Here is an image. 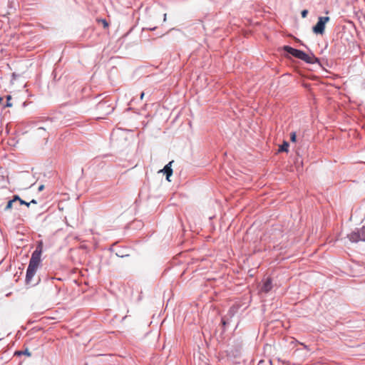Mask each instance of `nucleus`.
I'll list each match as a JSON object with an SVG mask.
<instances>
[{"instance_id": "nucleus-1", "label": "nucleus", "mask_w": 365, "mask_h": 365, "mask_svg": "<svg viewBox=\"0 0 365 365\" xmlns=\"http://www.w3.org/2000/svg\"><path fill=\"white\" fill-rule=\"evenodd\" d=\"M283 50L287 53L290 54L292 56L306 62L307 63H309V64L318 63L320 66H322L319 58L316 57L313 53H311V56H309V55L307 54L304 51L292 48L289 46H284Z\"/></svg>"}, {"instance_id": "nucleus-2", "label": "nucleus", "mask_w": 365, "mask_h": 365, "mask_svg": "<svg viewBox=\"0 0 365 365\" xmlns=\"http://www.w3.org/2000/svg\"><path fill=\"white\" fill-rule=\"evenodd\" d=\"M43 243L38 241L36 244L35 250L31 254L29 264L38 267L41 262V256L43 252Z\"/></svg>"}, {"instance_id": "nucleus-3", "label": "nucleus", "mask_w": 365, "mask_h": 365, "mask_svg": "<svg viewBox=\"0 0 365 365\" xmlns=\"http://www.w3.org/2000/svg\"><path fill=\"white\" fill-rule=\"evenodd\" d=\"M114 110V107L109 101H100L96 105V110L101 115H107L110 114Z\"/></svg>"}, {"instance_id": "nucleus-4", "label": "nucleus", "mask_w": 365, "mask_h": 365, "mask_svg": "<svg viewBox=\"0 0 365 365\" xmlns=\"http://www.w3.org/2000/svg\"><path fill=\"white\" fill-rule=\"evenodd\" d=\"M347 237L351 242H365V225L347 235Z\"/></svg>"}, {"instance_id": "nucleus-5", "label": "nucleus", "mask_w": 365, "mask_h": 365, "mask_svg": "<svg viewBox=\"0 0 365 365\" xmlns=\"http://www.w3.org/2000/svg\"><path fill=\"white\" fill-rule=\"evenodd\" d=\"M329 20V16H319L317 23L312 27L313 33L322 35L324 33L325 25Z\"/></svg>"}, {"instance_id": "nucleus-6", "label": "nucleus", "mask_w": 365, "mask_h": 365, "mask_svg": "<svg viewBox=\"0 0 365 365\" xmlns=\"http://www.w3.org/2000/svg\"><path fill=\"white\" fill-rule=\"evenodd\" d=\"M36 267H34L33 265H28L27 270H26V279L25 282L26 284H31L32 278L35 275L36 270Z\"/></svg>"}, {"instance_id": "nucleus-7", "label": "nucleus", "mask_w": 365, "mask_h": 365, "mask_svg": "<svg viewBox=\"0 0 365 365\" xmlns=\"http://www.w3.org/2000/svg\"><path fill=\"white\" fill-rule=\"evenodd\" d=\"M173 163V161L169 162L167 165H165L163 169L160 170L166 175V180L168 182H170V178L173 175V169L171 168Z\"/></svg>"}, {"instance_id": "nucleus-8", "label": "nucleus", "mask_w": 365, "mask_h": 365, "mask_svg": "<svg viewBox=\"0 0 365 365\" xmlns=\"http://www.w3.org/2000/svg\"><path fill=\"white\" fill-rule=\"evenodd\" d=\"M272 288V282L270 278H267L264 282L261 290L265 293L269 292Z\"/></svg>"}, {"instance_id": "nucleus-9", "label": "nucleus", "mask_w": 365, "mask_h": 365, "mask_svg": "<svg viewBox=\"0 0 365 365\" xmlns=\"http://www.w3.org/2000/svg\"><path fill=\"white\" fill-rule=\"evenodd\" d=\"M239 307L236 305H232L228 310L226 316L232 319V317L237 314L238 312Z\"/></svg>"}, {"instance_id": "nucleus-10", "label": "nucleus", "mask_w": 365, "mask_h": 365, "mask_svg": "<svg viewBox=\"0 0 365 365\" xmlns=\"http://www.w3.org/2000/svg\"><path fill=\"white\" fill-rule=\"evenodd\" d=\"M231 320H232V319L226 315H225L222 317L221 324L223 327V331H225L227 326L230 324Z\"/></svg>"}, {"instance_id": "nucleus-11", "label": "nucleus", "mask_w": 365, "mask_h": 365, "mask_svg": "<svg viewBox=\"0 0 365 365\" xmlns=\"http://www.w3.org/2000/svg\"><path fill=\"white\" fill-rule=\"evenodd\" d=\"M289 144L287 141H284L279 148V152H288Z\"/></svg>"}, {"instance_id": "nucleus-12", "label": "nucleus", "mask_w": 365, "mask_h": 365, "mask_svg": "<svg viewBox=\"0 0 365 365\" xmlns=\"http://www.w3.org/2000/svg\"><path fill=\"white\" fill-rule=\"evenodd\" d=\"M26 355L28 356H31V352L26 349V350L24 351H16L15 352V355H17V356H21V355Z\"/></svg>"}, {"instance_id": "nucleus-13", "label": "nucleus", "mask_w": 365, "mask_h": 365, "mask_svg": "<svg viewBox=\"0 0 365 365\" xmlns=\"http://www.w3.org/2000/svg\"><path fill=\"white\" fill-rule=\"evenodd\" d=\"M11 96H10V95L6 96V104L3 107L4 108H6V107L10 108V107H11L12 106V103L11 102Z\"/></svg>"}, {"instance_id": "nucleus-14", "label": "nucleus", "mask_w": 365, "mask_h": 365, "mask_svg": "<svg viewBox=\"0 0 365 365\" xmlns=\"http://www.w3.org/2000/svg\"><path fill=\"white\" fill-rule=\"evenodd\" d=\"M13 203L14 202H13V201L11 200H9L8 202H7L6 206L4 208V210L7 211V210H10L12 207Z\"/></svg>"}, {"instance_id": "nucleus-15", "label": "nucleus", "mask_w": 365, "mask_h": 365, "mask_svg": "<svg viewBox=\"0 0 365 365\" xmlns=\"http://www.w3.org/2000/svg\"><path fill=\"white\" fill-rule=\"evenodd\" d=\"M290 140H291L292 143L296 142V140H297V135H296V133H295V132H292V133H291V134H290Z\"/></svg>"}, {"instance_id": "nucleus-16", "label": "nucleus", "mask_w": 365, "mask_h": 365, "mask_svg": "<svg viewBox=\"0 0 365 365\" xmlns=\"http://www.w3.org/2000/svg\"><path fill=\"white\" fill-rule=\"evenodd\" d=\"M307 14H308V10H307V9H304L301 12V15H302V18H306L307 16Z\"/></svg>"}, {"instance_id": "nucleus-17", "label": "nucleus", "mask_w": 365, "mask_h": 365, "mask_svg": "<svg viewBox=\"0 0 365 365\" xmlns=\"http://www.w3.org/2000/svg\"><path fill=\"white\" fill-rule=\"evenodd\" d=\"M19 203H20V205H25L27 207H29V205H31V202H26L25 200H24L22 199L20 200Z\"/></svg>"}, {"instance_id": "nucleus-18", "label": "nucleus", "mask_w": 365, "mask_h": 365, "mask_svg": "<svg viewBox=\"0 0 365 365\" xmlns=\"http://www.w3.org/2000/svg\"><path fill=\"white\" fill-rule=\"evenodd\" d=\"M20 200H21V198L19 197V196L16 195H14L13 199L11 200L13 201V202H15L16 201L20 202Z\"/></svg>"}, {"instance_id": "nucleus-19", "label": "nucleus", "mask_w": 365, "mask_h": 365, "mask_svg": "<svg viewBox=\"0 0 365 365\" xmlns=\"http://www.w3.org/2000/svg\"><path fill=\"white\" fill-rule=\"evenodd\" d=\"M116 255L120 257H124L128 256V255H127V254H123L122 252H116Z\"/></svg>"}, {"instance_id": "nucleus-20", "label": "nucleus", "mask_w": 365, "mask_h": 365, "mask_svg": "<svg viewBox=\"0 0 365 365\" xmlns=\"http://www.w3.org/2000/svg\"><path fill=\"white\" fill-rule=\"evenodd\" d=\"M101 21L103 24L104 28L108 27V23L107 22V21L106 19H101Z\"/></svg>"}, {"instance_id": "nucleus-21", "label": "nucleus", "mask_w": 365, "mask_h": 365, "mask_svg": "<svg viewBox=\"0 0 365 365\" xmlns=\"http://www.w3.org/2000/svg\"><path fill=\"white\" fill-rule=\"evenodd\" d=\"M44 188V185H41L38 188V190L40 192V191H42Z\"/></svg>"}, {"instance_id": "nucleus-22", "label": "nucleus", "mask_w": 365, "mask_h": 365, "mask_svg": "<svg viewBox=\"0 0 365 365\" xmlns=\"http://www.w3.org/2000/svg\"><path fill=\"white\" fill-rule=\"evenodd\" d=\"M29 202H31V204H36L37 203V201L34 199H33L32 200H31Z\"/></svg>"}, {"instance_id": "nucleus-23", "label": "nucleus", "mask_w": 365, "mask_h": 365, "mask_svg": "<svg viewBox=\"0 0 365 365\" xmlns=\"http://www.w3.org/2000/svg\"><path fill=\"white\" fill-rule=\"evenodd\" d=\"M156 29V27H152V28H148L147 29L150 30V31H154L155 29Z\"/></svg>"}, {"instance_id": "nucleus-24", "label": "nucleus", "mask_w": 365, "mask_h": 365, "mask_svg": "<svg viewBox=\"0 0 365 365\" xmlns=\"http://www.w3.org/2000/svg\"><path fill=\"white\" fill-rule=\"evenodd\" d=\"M144 95H145L144 92H142L141 94H140V99L141 100L143 98Z\"/></svg>"}, {"instance_id": "nucleus-25", "label": "nucleus", "mask_w": 365, "mask_h": 365, "mask_svg": "<svg viewBox=\"0 0 365 365\" xmlns=\"http://www.w3.org/2000/svg\"><path fill=\"white\" fill-rule=\"evenodd\" d=\"M3 100V98L0 96V104L2 103Z\"/></svg>"}, {"instance_id": "nucleus-26", "label": "nucleus", "mask_w": 365, "mask_h": 365, "mask_svg": "<svg viewBox=\"0 0 365 365\" xmlns=\"http://www.w3.org/2000/svg\"><path fill=\"white\" fill-rule=\"evenodd\" d=\"M301 344L303 345L305 349H307V345H305V344H304L302 343Z\"/></svg>"}, {"instance_id": "nucleus-27", "label": "nucleus", "mask_w": 365, "mask_h": 365, "mask_svg": "<svg viewBox=\"0 0 365 365\" xmlns=\"http://www.w3.org/2000/svg\"><path fill=\"white\" fill-rule=\"evenodd\" d=\"M166 21V14H164V21Z\"/></svg>"}, {"instance_id": "nucleus-28", "label": "nucleus", "mask_w": 365, "mask_h": 365, "mask_svg": "<svg viewBox=\"0 0 365 365\" xmlns=\"http://www.w3.org/2000/svg\"><path fill=\"white\" fill-rule=\"evenodd\" d=\"M296 153H297V155H299V150H297V151H296Z\"/></svg>"}]
</instances>
